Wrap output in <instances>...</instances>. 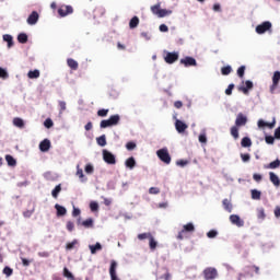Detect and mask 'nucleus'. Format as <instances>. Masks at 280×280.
Listing matches in <instances>:
<instances>
[{"label": "nucleus", "mask_w": 280, "mask_h": 280, "mask_svg": "<svg viewBox=\"0 0 280 280\" xmlns=\"http://www.w3.org/2000/svg\"><path fill=\"white\" fill-rule=\"evenodd\" d=\"M246 124H248V118L244 114L240 113L236 116L235 126L231 127L230 130L233 139H240V128H242V126H245Z\"/></svg>", "instance_id": "obj_1"}, {"label": "nucleus", "mask_w": 280, "mask_h": 280, "mask_svg": "<svg viewBox=\"0 0 280 280\" xmlns=\"http://www.w3.org/2000/svg\"><path fill=\"white\" fill-rule=\"evenodd\" d=\"M121 120V117L119 114L112 115L108 119H104L100 124V128H110L113 126H117L119 121Z\"/></svg>", "instance_id": "obj_2"}, {"label": "nucleus", "mask_w": 280, "mask_h": 280, "mask_svg": "<svg viewBox=\"0 0 280 280\" xmlns=\"http://www.w3.org/2000/svg\"><path fill=\"white\" fill-rule=\"evenodd\" d=\"M156 155L162 161V163H165V165H170L172 163V156L170 155V151L167 148H163L156 151Z\"/></svg>", "instance_id": "obj_3"}, {"label": "nucleus", "mask_w": 280, "mask_h": 280, "mask_svg": "<svg viewBox=\"0 0 280 280\" xmlns=\"http://www.w3.org/2000/svg\"><path fill=\"white\" fill-rule=\"evenodd\" d=\"M194 231H196V226H194V223H187L183 225L182 231L177 235V240H185V237H187V233H194Z\"/></svg>", "instance_id": "obj_4"}, {"label": "nucleus", "mask_w": 280, "mask_h": 280, "mask_svg": "<svg viewBox=\"0 0 280 280\" xmlns=\"http://www.w3.org/2000/svg\"><path fill=\"white\" fill-rule=\"evenodd\" d=\"M205 280L218 279V269L213 267H208L203 270Z\"/></svg>", "instance_id": "obj_5"}, {"label": "nucleus", "mask_w": 280, "mask_h": 280, "mask_svg": "<svg viewBox=\"0 0 280 280\" xmlns=\"http://www.w3.org/2000/svg\"><path fill=\"white\" fill-rule=\"evenodd\" d=\"M103 160L105 161V163H107V165H115V163H117L115 154H113L108 150H103Z\"/></svg>", "instance_id": "obj_6"}, {"label": "nucleus", "mask_w": 280, "mask_h": 280, "mask_svg": "<svg viewBox=\"0 0 280 280\" xmlns=\"http://www.w3.org/2000/svg\"><path fill=\"white\" fill-rule=\"evenodd\" d=\"M272 30V23L270 22H262L260 25L256 26L257 34H266V32H270Z\"/></svg>", "instance_id": "obj_7"}, {"label": "nucleus", "mask_w": 280, "mask_h": 280, "mask_svg": "<svg viewBox=\"0 0 280 280\" xmlns=\"http://www.w3.org/2000/svg\"><path fill=\"white\" fill-rule=\"evenodd\" d=\"M58 14L61 18L69 16V14H73V7H71V5H61L58 9Z\"/></svg>", "instance_id": "obj_8"}, {"label": "nucleus", "mask_w": 280, "mask_h": 280, "mask_svg": "<svg viewBox=\"0 0 280 280\" xmlns=\"http://www.w3.org/2000/svg\"><path fill=\"white\" fill-rule=\"evenodd\" d=\"M109 277L110 280H121L119 279V277L117 276V262L115 260L110 261V266H109Z\"/></svg>", "instance_id": "obj_9"}, {"label": "nucleus", "mask_w": 280, "mask_h": 280, "mask_svg": "<svg viewBox=\"0 0 280 280\" xmlns=\"http://www.w3.org/2000/svg\"><path fill=\"white\" fill-rule=\"evenodd\" d=\"M280 71H276L272 75V84L270 86V93H275L279 86Z\"/></svg>", "instance_id": "obj_10"}, {"label": "nucleus", "mask_w": 280, "mask_h": 280, "mask_svg": "<svg viewBox=\"0 0 280 280\" xmlns=\"http://www.w3.org/2000/svg\"><path fill=\"white\" fill-rule=\"evenodd\" d=\"M164 60L167 65H174L178 60V52H166Z\"/></svg>", "instance_id": "obj_11"}, {"label": "nucleus", "mask_w": 280, "mask_h": 280, "mask_svg": "<svg viewBox=\"0 0 280 280\" xmlns=\"http://www.w3.org/2000/svg\"><path fill=\"white\" fill-rule=\"evenodd\" d=\"M189 128V126H187V124H185L183 120H176L175 121V129L177 130V132H179V135H183V132H185V130H187Z\"/></svg>", "instance_id": "obj_12"}, {"label": "nucleus", "mask_w": 280, "mask_h": 280, "mask_svg": "<svg viewBox=\"0 0 280 280\" xmlns=\"http://www.w3.org/2000/svg\"><path fill=\"white\" fill-rule=\"evenodd\" d=\"M180 63L184 65V67H196V65H198L194 57H185L180 59Z\"/></svg>", "instance_id": "obj_13"}, {"label": "nucleus", "mask_w": 280, "mask_h": 280, "mask_svg": "<svg viewBox=\"0 0 280 280\" xmlns=\"http://www.w3.org/2000/svg\"><path fill=\"white\" fill-rule=\"evenodd\" d=\"M230 222H232V224H235V226L238 228L244 226V221L237 214L230 215Z\"/></svg>", "instance_id": "obj_14"}, {"label": "nucleus", "mask_w": 280, "mask_h": 280, "mask_svg": "<svg viewBox=\"0 0 280 280\" xmlns=\"http://www.w3.org/2000/svg\"><path fill=\"white\" fill-rule=\"evenodd\" d=\"M51 148V141H49V139H44L40 143H39V150L40 152H49V149Z\"/></svg>", "instance_id": "obj_15"}, {"label": "nucleus", "mask_w": 280, "mask_h": 280, "mask_svg": "<svg viewBox=\"0 0 280 280\" xmlns=\"http://www.w3.org/2000/svg\"><path fill=\"white\" fill-rule=\"evenodd\" d=\"M28 25H36L38 23V12L33 11L27 18Z\"/></svg>", "instance_id": "obj_16"}, {"label": "nucleus", "mask_w": 280, "mask_h": 280, "mask_svg": "<svg viewBox=\"0 0 280 280\" xmlns=\"http://www.w3.org/2000/svg\"><path fill=\"white\" fill-rule=\"evenodd\" d=\"M253 89V81H245V86H240L238 91L244 93V95H248V91Z\"/></svg>", "instance_id": "obj_17"}, {"label": "nucleus", "mask_w": 280, "mask_h": 280, "mask_svg": "<svg viewBox=\"0 0 280 280\" xmlns=\"http://www.w3.org/2000/svg\"><path fill=\"white\" fill-rule=\"evenodd\" d=\"M269 180L272 183V185H275V187H279L280 186L279 176H277V174H275L272 172L269 173Z\"/></svg>", "instance_id": "obj_18"}, {"label": "nucleus", "mask_w": 280, "mask_h": 280, "mask_svg": "<svg viewBox=\"0 0 280 280\" xmlns=\"http://www.w3.org/2000/svg\"><path fill=\"white\" fill-rule=\"evenodd\" d=\"M222 205H223V209L228 211V213H231L233 211V205L231 203V200L223 199Z\"/></svg>", "instance_id": "obj_19"}, {"label": "nucleus", "mask_w": 280, "mask_h": 280, "mask_svg": "<svg viewBox=\"0 0 280 280\" xmlns=\"http://www.w3.org/2000/svg\"><path fill=\"white\" fill-rule=\"evenodd\" d=\"M3 40L5 43H8V48L9 49L14 47V38L12 37V35H9V34L3 35Z\"/></svg>", "instance_id": "obj_20"}, {"label": "nucleus", "mask_w": 280, "mask_h": 280, "mask_svg": "<svg viewBox=\"0 0 280 280\" xmlns=\"http://www.w3.org/2000/svg\"><path fill=\"white\" fill-rule=\"evenodd\" d=\"M278 167H280V160L277 159L276 161L265 165V170H277Z\"/></svg>", "instance_id": "obj_21"}, {"label": "nucleus", "mask_w": 280, "mask_h": 280, "mask_svg": "<svg viewBox=\"0 0 280 280\" xmlns=\"http://www.w3.org/2000/svg\"><path fill=\"white\" fill-rule=\"evenodd\" d=\"M67 65L68 67H70V69H72V71H78L79 65H78V61H75L74 59H71V58L67 59Z\"/></svg>", "instance_id": "obj_22"}, {"label": "nucleus", "mask_w": 280, "mask_h": 280, "mask_svg": "<svg viewBox=\"0 0 280 280\" xmlns=\"http://www.w3.org/2000/svg\"><path fill=\"white\" fill-rule=\"evenodd\" d=\"M13 126H15L16 128H25V121L20 117H15L13 119Z\"/></svg>", "instance_id": "obj_23"}, {"label": "nucleus", "mask_w": 280, "mask_h": 280, "mask_svg": "<svg viewBox=\"0 0 280 280\" xmlns=\"http://www.w3.org/2000/svg\"><path fill=\"white\" fill-rule=\"evenodd\" d=\"M126 167H129V170H133V167L137 165V161H135V158H129L125 162Z\"/></svg>", "instance_id": "obj_24"}, {"label": "nucleus", "mask_w": 280, "mask_h": 280, "mask_svg": "<svg viewBox=\"0 0 280 280\" xmlns=\"http://www.w3.org/2000/svg\"><path fill=\"white\" fill-rule=\"evenodd\" d=\"M242 148H250L253 145V141L248 137H244L241 141Z\"/></svg>", "instance_id": "obj_25"}, {"label": "nucleus", "mask_w": 280, "mask_h": 280, "mask_svg": "<svg viewBox=\"0 0 280 280\" xmlns=\"http://www.w3.org/2000/svg\"><path fill=\"white\" fill-rule=\"evenodd\" d=\"M55 209L57 210V215H67V208L60 205H56Z\"/></svg>", "instance_id": "obj_26"}, {"label": "nucleus", "mask_w": 280, "mask_h": 280, "mask_svg": "<svg viewBox=\"0 0 280 280\" xmlns=\"http://www.w3.org/2000/svg\"><path fill=\"white\" fill-rule=\"evenodd\" d=\"M30 80H36L37 78H40V71L38 70H31L27 73Z\"/></svg>", "instance_id": "obj_27"}, {"label": "nucleus", "mask_w": 280, "mask_h": 280, "mask_svg": "<svg viewBox=\"0 0 280 280\" xmlns=\"http://www.w3.org/2000/svg\"><path fill=\"white\" fill-rule=\"evenodd\" d=\"M89 248L91 250V254L95 255V253H97V250H102V244L96 243L95 245H89Z\"/></svg>", "instance_id": "obj_28"}, {"label": "nucleus", "mask_w": 280, "mask_h": 280, "mask_svg": "<svg viewBox=\"0 0 280 280\" xmlns=\"http://www.w3.org/2000/svg\"><path fill=\"white\" fill-rule=\"evenodd\" d=\"M138 26H139V18L133 16L129 22V27L130 30H135V27H138Z\"/></svg>", "instance_id": "obj_29"}, {"label": "nucleus", "mask_w": 280, "mask_h": 280, "mask_svg": "<svg viewBox=\"0 0 280 280\" xmlns=\"http://www.w3.org/2000/svg\"><path fill=\"white\" fill-rule=\"evenodd\" d=\"M5 161L10 167H14L16 165V160L12 155H5Z\"/></svg>", "instance_id": "obj_30"}, {"label": "nucleus", "mask_w": 280, "mask_h": 280, "mask_svg": "<svg viewBox=\"0 0 280 280\" xmlns=\"http://www.w3.org/2000/svg\"><path fill=\"white\" fill-rule=\"evenodd\" d=\"M158 242L156 240H154V236H151L149 238V247H150V250H156V246H158Z\"/></svg>", "instance_id": "obj_31"}, {"label": "nucleus", "mask_w": 280, "mask_h": 280, "mask_svg": "<svg viewBox=\"0 0 280 280\" xmlns=\"http://www.w3.org/2000/svg\"><path fill=\"white\" fill-rule=\"evenodd\" d=\"M252 199L253 200H261V191L257 189L252 190Z\"/></svg>", "instance_id": "obj_32"}, {"label": "nucleus", "mask_w": 280, "mask_h": 280, "mask_svg": "<svg viewBox=\"0 0 280 280\" xmlns=\"http://www.w3.org/2000/svg\"><path fill=\"white\" fill-rule=\"evenodd\" d=\"M97 145H101V148H104L106 145V135H103L98 138H96Z\"/></svg>", "instance_id": "obj_33"}, {"label": "nucleus", "mask_w": 280, "mask_h": 280, "mask_svg": "<svg viewBox=\"0 0 280 280\" xmlns=\"http://www.w3.org/2000/svg\"><path fill=\"white\" fill-rule=\"evenodd\" d=\"M18 42L21 43L22 45H25V43H27V34L25 33L19 34Z\"/></svg>", "instance_id": "obj_34"}, {"label": "nucleus", "mask_w": 280, "mask_h": 280, "mask_svg": "<svg viewBox=\"0 0 280 280\" xmlns=\"http://www.w3.org/2000/svg\"><path fill=\"white\" fill-rule=\"evenodd\" d=\"M62 191V186L59 184L55 187V189L51 191L52 198H58V194Z\"/></svg>", "instance_id": "obj_35"}, {"label": "nucleus", "mask_w": 280, "mask_h": 280, "mask_svg": "<svg viewBox=\"0 0 280 280\" xmlns=\"http://www.w3.org/2000/svg\"><path fill=\"white\" fill-rule=\"evenodd\" d=\"M232 71H233V68H231V66H225L221 68L222 75H229L231 74Z\"/></svg>", "instance_id": "obj_36"}, {"label": "nucleus", "mask_w": 280, "mask_h": 280, "mask_svg": "<svg viewBox=\"0 0 280 280\" xmlns=\"http://www.w3.org/2000/svg\"><path fill=\"white\" fill-rule=\"evenodd\" d=\"M247 272H255V275H259V267L252 265V266H247Z\"/></svg>", "instance_id": "obj_37"}, {"label": "nucleus", "mask_w": 280, "mask_h": 280, "mask_svg": "<svg viewBox=\"0 0 280 280\" xmlns=\"http://www.w3.org/2000/svg\"><path fill=\"white\" fill-rule=\"evenodd\" d=\"M78 244V240H73L70 243H67L66 245V250H73L75 248V245Z\"/></svg>", "instance_id": "obj_38"}, {"label": "nucleus", "mask_w": 280, "mask_h": 280, "mask_svg": "<svg viewBox=\"0 0 280 280\" xmlns=\"http://www.w3.org/2000/svg\"><path fill=\"white\" fill-rule=\"evenodd\" d=\"M82 226L85 229H92L93 226V219H86L85 221L82 222Z\"/></svg>", "instance_id": "obj_39"}, {"label": "nucleus", "mask_w": 280, "mask_h": 280, "mask_svg": "<svg viewBox=\"0 0 280 280\" xmlns=\"http://www.w3.org/2000/svg\"><path fill=\"white\" fill-rule=\"evenodd\" d=\"M152 237V233H141L138 234V240L143 241V240H150Z\"/></svg>", "instance_id": "obj_40"}, {"label": "nucleus", "mask_w": 280, "mask_h": 280, "mask_svg": "<svg viewBox=\"0 0 280 280\" xmlns=\"http://www.w3.org/2000/svg\"><path fill=\"white\" fill-rule=\"evenodd\" d=\"M151 12L153 14H156V16H159V14L161 12V4H155V5L151 7Z\"/></svg>", "instance_id": "obj_41"}, {"label": "nucleus", "mask_w": 280, "mask_h": 280, "mask_svg": "<svg viewBox=\"0 0 280 280\" xmlns=\"http://www.w3.org/2000/svg\"><path fill=\"white\" fill-rule=\"evenodd\" d=\"M2 272L5 275V277H12L14 270L10 267H4Z\"/></svg>", "instance_id": "obj_42"}, {"label": "nucleus", "mask_w": 280, "mask_h": 280, "mask_svg": "<svg viewBox=\"0 0 280 280\" xmlns=\"http://www.w3.org/2000/svg\"><path fill=\"white\" fill-rule=\"evenodd\" d=\"M108 113H109V109H98L97 110V116L98 117H108Z\"/></svg>", "instance_id": "obj_43"}, {"label": "nucleus", "mask_w": 280, "mask_h": 280, "mask_svg": "<svg viewBox=\"0 0 280 280\" xmlns=\"http://www.w3.org/2000/svg\"><path fill=\"white\" fill-rule=\"evenodd\" d=\"M167 14H172V11H167L165 9H160V13L158 14V16L160 19H163L164 16H167Z\"/></svg>", "instance_id": "obj_44"}, {"label": "nucleus", "mask_w": 280, "mask_h": 280, "mask_svg": "<svg viewBox=\"0 0 280 280\" xmlns=\"http://www.w3.org/2000/svg\"><path fill=\"white\" fill-rule=\"evenodd\" d=\"M90 209H91V211H93V212L100 211V205H98L97 202H95V201H92V202L90 203Z\"/></svg>", "instance_id": "obj_45"}, {"label": "nucleus", "mask_w": 280, "mask_h": 280, "mask_svg": "<svg viewBox=\"0 0 280 280\" xmlns=\"http://www.w3.org/2000/svg\"><path fill=\"white\" fill-rule=\"evenodd\" d=\"M246 72V66H241L238 69H237V75L238 78H244V73Z\"/></svg>", "instance_id": "obj_46"}, {"label": "nucleus", "mask_w": 280, "mask_h": 280, "mask_svg": "<svg viewBox=\"0 0 280 280\" xmlns=\"http://www.w3.org/2000/svg\"><path fill=\"white\" fill-rule=\"evenodd\" d=\"M59 113L62 114L67 110V103L65 101H59Z\"/></svg>", "instance_id": "obj_47"}, {"label": "nucleus", "mask_w": 280, "mask_h": 280, "mask_svg": "<svg viewBox=\"0 0 280 280\" xmlns=\"http://www.w3.org/2000/svg\"><path fill=\"white\" fill-rule=\"evenodd\" d=\"M44 126H45V128H54V120H51V118H47L44 121Z\"/></svg>", "instance_id": "obj_48"}, {"label": "nucleus", "mask_w": 280, "mask_h": 280, "mask_svg": "<svg viewBox=\"0 0 280 280\" xmlns=\"http://www.w3.org/2000/svg\"><path fill=\"white\" fill-rule=\"evenodd\" d=\"M207 237H209L210 240H213V237H218V231H215V230H210V231L207 233Z\"/></svg>", "instance_id": "obj_49"}, {"label": "nucleus", "mask_w": 280, "mask_h": 280, "mask_svg": "<svg viewBox=\"0 0 280 280\" xmlns=\"http://www.w3.org/2000/svg\"><path fill=\"white\" fill-rule=\"evenodd\" d=\"M149 194L156 196L158 194H161V189L159 187H151Z\"/></svg>", "instance_id": "obj_50"}, {"label": "nucleus", "mask_w": 280, "mask_h": 280, "mask_svg": "<svg viewBox=\"0 0 280 280\" xmlns=\"http://www.w3.org/2000/svg\"><path fill=\"white\" fill-rule=\"evenodd\" d=\"M235 89V84L231 83L225 90V95H233V90Z\"/></svg>", "instance_id": "obj_51"}, {"label": "nucleus", "mask_w": 280, "mask_h": 280, "mask_svg": "<svg viewBox=\"0 0 280 280\" xmlns=\"http://www.w3.org/2000/svg\"><path fill=\"white\" fill-rule=\"evenodd\" d=\"M241 159L244 163H248V161H250V154L248 153H242L241 154Z\"/></svg>", "instance_id": "obj_52"}, {"label": "nucleus", "mask_w": 280, "mask_h": 280, "mask_svg": "<svg viewBox=\"0 0 280 280\" xmlns=\"http://www.w3.org/2000/svg\"><path fill=\"white\" fill-rule=\"evenodd\" d=\"M135 148H137V143H135L132 141L127 142V144H126L127 150L132 151V150H135Z\"/></svg>", "instance_id": "obj_53"}, {"label": "nucleus", "mask_w": 280, "mask_h": 280, "mask_svg": "<svg viewBox=\"0 0 280 280\" xmlns=\"http://www.w3.org/2000/svg\"><path fill=\"white\" fill-rule=\"evenodd\" d=\"M8 77V71H5L3 68H0V78H2V80H7Z\"/></svg>", "instance_id": "obj_54"}, {"label": "nucleus", "mask_w": 280, "mask_h": 280, "mask_svg": "<svg viewBox=\"0 0 280 280\" xmlns=\"http://www.w3.org/2000/svg\"><path fill=\"white\" fill-rule=\"evenodd\" d=\"M23 215H24L25 218H32V215H34V209H32V210H25V211L23 212Z\"/></svg>", "instance_id": "obj_55"}, {"label": "nucleus", "mask_w": 280, "mask_h": 280, "mask_svg": "<svg viewBox=\"0 0 280 280\" xmlns=\"http://www.w3.org/2000/svg\"><path fill=\"white\" fill-rule=\"evenodd\" d=\"M199 143H207V135L206 133L199 135Z\"/></svg>", "instance_id": "obj_56"}, {"label": "nucleus", "mask_w": 280, "mask_h": 280, "mask_svg": "<svg viewBox=\"0 0 280 280\" xmlns=\"http://www.w3.org/2000/svg\"><path fill=\"white\" fill-rule=\"evenodd\" d=\"M253 179H254L256 183H261L262 176H261L260 174L255 173V174L253 175Z\"/></svg>", "instance_id": "obj_57"}, {"label": "nucleus", "mask_w": 280, "mask_h": 280, "mask_svg": "<svg viewBox=\"0 0 280 280\" xmlns=\"http://www.w3.org/2000/svg\"><path fill=\"white\" fill-rule=\"evenodd\" d=\"M67 229L71 233V231H73V229H75V224H73L72 221H68L67 222Z\"/></svg>", "instance_id": "obj_58"}, {"label": "nucleus", "mask_w": 280, "mask_h": 280, "mask_svg": "<svg viewBox=\"0 0 280 280\" xmlns=\"http://www.w3.org/2000/svg\"><path fill=\"white\" fill-rule=\"evenodd\" d=\"M85 172L88 174H93V172H94L93 165H91V164L85 165Z\"/></svg>", "instance_id": "obj_59"}, {"label": "nucleus", "mask_w": 280, "mask_h": 280, "mask_svg": "<svg viewBox=\"0 0 280 280\" xmlns=\"http://www.w3.org/2000/svg\"><path fill=\"white\" fill-rule=\"evenodd\" d=\"M187 163H189V162L186 160H178L176 162V165H179V167H185V165H187Z\"/></svg>", "instance_id": "obj_60"}, {"label": "nucleus", "mask_w": 280, "mask_h": 280, "mask_svg": "<svg viewBox=\"0 0 280 280\" xmlns=\"http://www.w3.org/2000/svg\"><path fill=\"white\" fill-rule=\"evenodd\" d=\"M265 140H266V143H269V144L275 143V137L272 136H267Z\"/></svg>", "instance_id": "obj_61"}, {"label": "nucleus", "mask_w": 280, "mask_h": 280, "mask_svg": "<svg viewBox=\"0 0 280 280\" xmlns=\"http://www.w3.org/2000/svg\"><path fill=\"white\" fill-rule=\"evenodd\" d=\"M160 32H170V28L165 24L160 25Z\"/></svg>", "instance_id": "obj_62"}, {"label": "nucleus", "mask_w": 280, "mask_h": 280, "mask_svg": "<svg viewBox=\"0 0 280 280\" xmlns=\"http://www.w3.org/2000/svg\"><path fill=\"white\" fill-rule=\"evenodd\" d=\"M273 213H275V217H276V218H280V207H279V206H277V207L275 208Z\"/></svg>", "instance_id": "obj_63"}, {"label": "nucleus", "mask_w": 280, "mask_h": 280, "mask_svg": "<svg viewBox=\"0 0 280 280\" xmlns=\"http://www.w3.org/2000/svg\"><path fill=\"white\" fill-rule=\"evenodd\" d=\"M275 138L280 139V127L275 130Z\"/></svg>", "instance_id": "obj_64"}]
</instances>
